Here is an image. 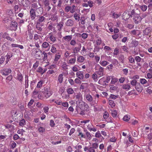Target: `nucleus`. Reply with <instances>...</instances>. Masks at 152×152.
Here are the masks:
<instances>
[{"mask_svg":"<svg viewBox=\"0 0 152 152\" xmlns=\"http://www.w3.org/2000/svg\"><path fill=\"white\" fill-rule=\"evenodd\" d=\"M138 10H132L131 12V15L132 17H133V20L134 22L136 24H138L140 22L141 18L139 15L137 13Z\"/></svg>","mask_w":152,"mask_h":152,"instance_id":"obj_1","label":"nucleus"},{"mask_svg":"<svg viewBox=\"0 0 152 152\" xmlns=\"http://www.w3.org/2000/svg\"><path fill=\"white\" fill-rule=\"evenodd\" d=\"M98 69H97L96 73L98 75V77H100L104 75V68L101 66L99 65L97 66Z\"/></svg>","mask_w":152,"mask_h":152,"instance_id":"obj_2","label":"nucleus"},{"mask_svg":"<svg viewBox=\"0 0 152 152\" xmlns=\"http://www.w3.org/2000/svg\"><path fill=\"white\" fill-rule=\"evenodd\" d=\"M35 57L38 60L41 59L43 58V54L42 52L39 49L36 50L35 54Z\"/></svg>","mask_w":152,"mask_h":152,"instance_id":"obj_3","label":"nucleus"},{"mask_svg":"<svg viewBox=\"0 0 152 152\" xmlns=\"http://www.w3.org/2000/svg\"><path fill=\"white\" fill-rule=\"evenodd\" d=\"M152 28L151 27H147L143 31V33L144 35H148L150 36L151 34Z\"/></svg>","mask_w":152,"mask_h":152,"instance_id":"obj_4","label":"nucleus"},{"mask_svg":"<svg viewBox=\"0 0 152 152\" xmlns=\"http://www.w3.org/2000/svg\"><path fill=\"white\" fill-rule=\"evenodd\" d=\"M17 27V23L16 22L12 21L10 24L9 28L11 30H15L16 29Z\"/></svg>","mask_w":152,"mask_h":152,"instance_id":"obj_5","label":"nucleus"},{"mask_svg":"<svg viewBox=\"0 0 152 152\" xmlns=\"http://www.w3.org/2000/svg\"><path fill=\"white\" fill-rule=\"evenodd\" d=\"M76 76L79 78L80 80L83 79L84 78L83 73L82 72L80 71L77 72L76 73Z\"/></svg>","mask_w":152,"mask_h":152,"instance_id":"obj_6","label":"nucleus"},{"mask_svg":"<svg viewBox=\"0 0 152 152\" xmlns=\"http://www.w3.org/2000/svg\"><path fill=\"white\" fill-rule=\"evenodd\" d=\"M11 72V70L10 69H6L4 70H3L2 71V74L5 76L7 75L9 73H10Z\"/></svg>","mask_w":152,"mask_h":152,"instance_id":"obj_7","label":"nucleus"},{"mask_svg":"<svg viewBox=\"0 0 152 152\" xmlns=\"http://www.w3.org/2000/svg\"><path fill=\"white\" fill-rule=\"evenodd\" d=\"M95 136L96 137L99 138L101 141H102L104 139L103 137L99 131L96 133Z\"/></svg>","mask_w":152,"mask_h":152,"instance_id":"obj_8","label":"nucleus"},{"mask_svg":"<svg viewBox=\"0 0 152 152\" xmlns=\"http://www.w3.org/2000/svg\"><path fill=\"white\" fill-rule=\"evenodd\" d=\"M93 126L91 124H88L87 126V129L90 131H93V132H96L97 130L96 129L93 127Z\"/></svg>","mask_w":152,"mask_h":152,"instance_id":"obj_9","label":"nucleus"},{"mask_svg":"<svg viewBox=\"0 0 152 152\" xmlns=\"http://www.w3.org/2000/svg\"><path fill=\"white\" fill-rule=\"evenodd\" d=\"M30 13L31 18L32 19H34L36 16L35 10L33 8H31L30 11Z\"/></svg>","mask_w":152,"mask_h":152,"instance_id":"obj_10","label":"nucleus"},{"mask_svg":"<svg viewBox=\"0 0 152 152\" xmlns=\"http://www.w3.org/2000/svg\"><path fill=\"white\" fill-rule=\"evenodd\" d=\"M106 77H103L100 79L98 81V83L100 85H103L104 84H106Z\"/></svg>","mask_w":152,"mask_h":152,"instance_id":"obj_11","label":"nucleus"},{"mask_svg":"<svg viewBox=\"0 0 152 152\" xmlns=\"http://www.w3.org/2000/svg\"><path fill=\"white\" fill-rule=\"evenodd\" d=\"M72 38V36L67 35L66 36L63 37V39H64L66 41L69 42L71 40Z\"/></svg>","mask_w":152,"mask_h":152,"instance_id":"obj_12","label":"nucleus"},{"mask_svg":"<svg viewBox=\"0 0 152 152\" xmlns=\"http://www.w3.org/2000/svg\"><path fill=\"white\" fill-rule=\"evenodd\" d=\"M74 22L71 19H68L66 23V24L67 26H72Z\"/></svg>","mask_w":152,"mask_h":152,"instance_id":"obj_13","label":"nucleus"},{"mask_svg":"<svg viewBox=\"0 0 152 152\" xmlns=\"http://www.w3.org/2000/svg\"><path fill=\"white\" fill-rule=\"evenodd\" d=\"M61 55L59 53L56 54L54 60L55 61H57L61 57Z\"/></svg>","mask_w":152,"mask_h":152,"instance_id":"obj_14","label":"nucleus"},{"mask_svg":"<svg viewBox=\"0 0 152 152\" xmlns=\"http://www.w3.org/2000/svg\"><path fill=\"white\" fill-rule=\"evenodd\" d=\"M122 17L124 20H126L129 18L130 16L129 15L128 13L126 12H124L123 14Z\"/></svg>","mask_w":152,"mask_h":152,"instance_id":"obj_15","label":"nucleus"},{"mask_svg":"<svg viewBox=\"0 0 152 152\" xmlns=\"http://www.w3.org/2000/svg\"><path fill=\"white\" fill-rule=\"evenodd\" d=\"M100 64L101 65L103 66H105L108 65L109 63L106 61H102L101 60L99 62Z\"/></svg>","mask_w":152,"mask_h":152,"instance_id":"obj_16","label":"nucleus"},{"mask_svg":"<svg viewBox=\"0 0 152 152\" xmlns=\"http://www.w3.org/2000/svg\"><path fill=\"white\" fill-rule=\"evenodd\" d=\"M50 102H54L55 103L58 105H60L61 104V100H55L54 99H52L50 100Z\"/></svg>","mask_w":152,"mask_h":152,"instance_id":"obj_17","label":"nucleus"},{"mask_svg":"<svg viewBox=\"0 0 152 152\" xmlns=\"http://www.w3.org/2000/svg\"><path fill=\"white\" fill-rule=\"evenodd\" d=\"M123 88L126 91H128L130 88V86L128 84H124L122 86Z\"/></svg>","mask_w":152,"mask_h":152,"instance_id":"obj_18","label":"nucleus"},{"mask_svg":"<svg viewBox=\"0 0 152 152\" xmlns=\"http://www.w3.org/2000/svg\"><path fill=\"white\" fill-rule=\"evenodd\" d=\"M98 76L97 74H96V73H94L92 75V78L93 79V80H94L95 81H97L98 79Z\"/></svg>","mask_w":152,"mask_h":152,"instance_id":"obj_19","label":"nucleus"},{"mask_svg":"<svg viewBox=\"0 0 152 152\" xmlns=\"http://www.w3.org/2000/svg\"><path fill=\"white\" fill-rule=\"evenodd\" d=\"M86 99L89 102H91L93 100V98L91 96L90 94H87L86 97Z\"/></svg>","mask_w":152,"mask_h":152,"instance_id":"obj_20","label":"nucleus"},{"mask_svg":"<svg viewBox=\"0 0 152 152\" xmlns=\"http://www.w3.org/2000/svg\"><path fill=\"white\" fill-rule=\"evenodd\" d=\"M140 84L138 83L136 85L135 88L137 91L141 92L142 91V89L140 87Z\"/></svg>","mask_w":152,"mask_h":152,"instance_id":"obj_21","label":"nucleus"},{"mask_svg":"<svg viewBox=\"0 0 152 152\" xmlns=\"http://www.w3.org/2000/svg\"><path fill=\"white\" fill-rule=\"evenodd\" d=\"M140 8L143 12L145 11L147 9V7L145 5H143L140 6Z\"/></svg>","mask_w":152,"mask_h":152,"instance_id":"obj_22","label":"nucleus"},{"mask_svg":"<svg viewBox=\"0 0 152 152\" xmlns=\"http://www.w3.org/2000/svg\"><path fill=\"white\" fill-rule=\"evenodd\" d=\"M140 82L143 85L146 84L148 83L147 81L144 78H140Z\"/></svg>","mask_w":152,"mask_h":152,"instance_id":"obj_23","label":"nucleus"},{"mask_svg":"<svg viewBox=\"0 0 152 152\" xmlns=\"http://www.w3.org/2000/svg\"><path fill=\"white\" fill-rule=\"evenodd\" d=\"M130 118V116L128 115H125L123 118L124 121H129Z\"/></svg>","mask_w":152,"mask_h":152,"instance_id":"obj_24","label":"nucleus"},{"mask_svg":"<svg viewBox=\"0 0 152 152\" xmlns=\"http://www.w3.org/2000/svg\"><path fill=\"white\" fill-rule=\"evenodd\" d=\"M76 58L75 57L74 58L70 59L69 60V63L71 64H74L76 61Z\"/></svg>","mask_w":152,"mask_h":152,"instance_id":"obj_25","label":"nucleus"},{"mask_svg":"<svg viewBox=\"0 0 152 152\" xmlns=\"http://www.w3.org/2000/svg\"><path fill=\"white\" fill-rule=\"evenodd\" d=\"M85 60L84 58L82 56H79L77 58V61L80 62H83Z\"/></svg>","mask_w":152,"mask_h":152,"instance_id":"obj_26","label":"nucleus"},{"mask_svg":"<svg viewBox=\"0 0 152 152\" xmlns=\"http://www.w3.org/2000/svg\"><path fill=\"white\" fill-rule=\"evenodd\" d=\"M67 92L68 94H72L74 92L72 88H69L67 89Z\"/></svg>","mask_w":152,"mask_h":152,"instance_id":"obj_27","label":"nucleus"},{"mask_svg":"<svg viewBox=\"0 0 152 152\" xmlns=\"http://www.w3.org/2000/svg\"><path fill=\"white\" fill-rule=\"evenodd\" d=\"M148 138L150 140L152 138V129L150 130V133L148 134Z\"/></svg>","mask_w":152,"mask_h":152,"instance_id":"obj_28","label":"nucleus"},{"mask_svg":"<svg viewBox=\"0 0 152 152\" xmlns=\"http://www.w3.org/2000/svg\"><path fill=\"white\" fill-rule=\"evenodd\" d=\"M34 40L38 41H39V43H42L40 41L39 39V36L37 34H35L34 37Z\"/></svg>","mask_w":152,"mask_h":152,"instance_id":"obj_29","label":"nucleus"},{"mask_svg":"<svg viewBox=\"0 0 152 152\" xmlns=\"http://www.w3.org/2000/svg\"><path fill=\"white\" fill-rule=\"evenodd\" d=\"M111 114L112 116L115 118L117 116V113L116 110H114L112 111Z\"/></svg>","mask_w":152,"mask_h":152,"instance_id":"obj_30","label":"nucleus"},{"mask_svg":"<svg viewBox=\"0 0 152 152\" xmlns=\"http://www.w3.org/2000/svg\"><path fill=\"white\" fill-rule=\"evenodd\" d=\"M139 31L137 30H134L131 31L130 33L132 35H136L137 33H139Z\"/></svg>","mask_w":152,"mask_h":152,"instance_id":"obj_31","label":"nucleus"},{"mask_svg":"<svg viewBox=\"0 0 152 152\" xmlns=\"http://www.w3.org/2000/svg\"><path fill=\"white\" fill-rule=\"evenodd\" d=\"M80 50V48L77 47H75L73 49V53L74 54L77 53Z\"/></svg>","mask_w":152,"mask_h":152,"instance_id":"obj_32","label":"nucleus"},{"mask_svg":"<svg viewBox=\"0 0 152 152\" xmlns=\"http://www.w3.org/2000/svg\"><path fill=\"white\" fill-rule=\"evenodd\" d=\"M12 53H8L7 55H6V56L7 57V60L8 61H9V59L11 57H12Z\"/></svg>","mask_w":152,"mask_h":152,"instance_id":"obj_33","label":"nucleus"},{"mask_svg":"<svg viewBox=\"0 0 152 152\" xmlns=\"http://www.w3.org/2000/svg\"><path fill=\"white\" fill-rule=\"evenodd\" d=\"M109 105L112 107H114L115 105V104L114 102L112 100H109Z\"/></svg>","mask_w":152,"mask_h":152,"instance_id":"obj_34","label":"nucleus"},{"mask_svg":"<svg viewBox=\"0 0 152 152\" xmlns=\"http://www.w3.org/2000/svg\"><path fill=\"white\" fill-rule=\"evenodd\" d=\"M61 104L62 106L65 107L66 108H67L69 106V104L67 102H61Z\"/></svg>","mask_w":152,"mask_h":152,"instance_id":"obj_35","label":"nucleus"},{"mask_svg":"<svg viewBox=\"0 0 152 152\" xmlns=\"http://www.w3.org/2000/svg\"><path fill=\"white\" fill-rule=\"evenodd\" d=\"M67 66L66 64V63L64 62L63 64H62V65L61 66L62 68L64 70L66 69H68L67 68Z\"/></svg>","mask_w":152,"mask_h":152,"instance_id":"obj_36","label":"nucleus"},{"mask_svg":"<svg viewBox=\"0 0 152 152\" xmlns=\"http://www.w3.org/2000/svg\"><path fill=\"white\" fill-rule=\"evenodd\" d=\"M42 48L43 50H44V49L48 47V42H45L42 44Z\"/></svg>","mask_w":152,"mask_h":152,"instance_id":"obj_37","label":"nucleus"},{"mask_svg":"<svg viewBox=\"0 0 152 152\" xmlns=\"http://www.w3.org/2000/svg\"><path fill=\"white\" fill-rule=\"evenodd\" d=\"M45 19V18L43 16L40 17L38 20V23H40V22L43 21Z\"/></svg>","mask_w":152,"mask_h":152,"instance_id":"obj_38","label":"nucleus"},{"mask_svg":"<svg viewBox=\"0 0 152 152\" xmlns=\"http://www.w3.org/2000/svg\"><path fill=\"white\" fill-rule=\"evenodd\" d=\"M88 3L90 7H92L94 6V3L93 1L91 0L88 2Z\"/></svg>","mask_w":152,"mask_h":152,"instance_id":"obj_39","label":"nucleus"},{"mask_svg":"<svg viewBox=\"0 0 152 152\" xmlns=\"http://www.w3.org/2000/svg\"><path fill=\"white\" fill-rule=\"evenodd\" d=\"M63 75L62 74H60L59 75L58 77V80L60 83H61L63 81Z\"/></svg>","mask_w":152,"mask_h":152,"instance_id":"obj_40","label":"nucleus"},{"mask_svg":"<svg viewBox=\"0 0 152 152\" xmlns=\"http://www.w3.org/2000/svg\"><path fill=\"white\" fill-rule=\"evenodd\" d=\"M42 91L44 93L46 94V95H45V96H46V95L48 94V88L47 87H44V90H42Z\"/></svg>","mask_w":152,"mask_h":152,"instance_id":"obj_41","label":"nucleus"},{"mask_svg":"<svg viewBox=\"0 0 152 152\" xmlns=\"http://www.w3.org/2000/svg\"><path fill=\"white\" fill-rule=\"evenodd\" d=\"M78 66H77L76 65L72 67V70L74 72L77 71L78 70Z\"/></svg>","mask_w":152,"mask_h":152,"instance_id":"obj_42","label":"nucleus"},{"mask_svg":"<svg viewBox=\"0 0 152 152\" xmlns=\"http://www.w3.org/2000/svg\"><path fill=\"white\" fill-rule=\"evenodd\" d=\"M86 135L88 140H90L91 139V136L89 132H86Z\"/></svg>","mask_w":152,"mask_h":152,"instance_id":"obj_43","label":"nucleus"},{"mask_svg":"<svg viewBox=\"0 0 152 152\" xmlns=\"http://www.w3.org/2000/svg\"><path fill=\"white\" fill-rule=\"evenodd\" d=\"M109 117V114L107 112H104L103 115V118L104 119H107L108 117Z\"/></svg>","mask_w":152,"mask_h":152,"instance_id":"obj_44","label":"nucleus"},{"mask_svg":"<svg viewBox=\"0 0 152 152\" xmlns=\"http://www.w3.org/2000/svg\"><path fill=\"white\" fill-rule=\"evenodd\" d=\"M70 43L71 45L74 46L76 44V42L75 40L72 39L71 40Z\"/></svg>","mask_w":152,"mask_h":152,"instance_id":"obj_45","label":"nucleus"},{"mask_svg":"<svg viewBox=\"0 0 152 152\" xmlns=\"http://www.w3.org/2000/svg\"><path fill=\"white\" fill-rule=\"evenodd\" d=\"M74 18L76 20H79L80 19V15L77 14H75L74 15Z\"/></svg>","mask_w":152,"mask_h":152,"instance_id":"obj_46","label":"nucleus"},{"mask_svg":"<svg viewBox=\"0 0 152 152\" xmlns=\"http://www.w3.org/2000/svg\"><path fill=\"white\" fill-rule=\"evenodd\" d=\"M7 14L10 16H12L13 15V13L12 12V10H8L7 11Z\"/></svg>","mask_w":152,"mask_h":152,"instance_id":"obj_47","label":"nucleus"},{"mask_svg":"<svg viewBox=\"0 0 152 152\" xmlns=\"http://www.w3.org/2000/svg\"><path fill=\"white\" fill-rule=\"evenodd\" d=\"M117 79L115 78H112L111 80V83L112 84H115L117 81Z\"/></svg>","mask_w":152,"mask_h":152,"instance_id":"obj_48","label":"nucleus"},{"mask_svg":"<svg viewBox=\"0 0 152 152\" xmlns=\"http://www.w3.org/2000/svg\"><path fill=\"white\" fill-rule=\"evenodd\" d=\"M137 81L136 80H133L131 82V84L133 86H135L137 84Z\"/></svg>","mask_w":152,"mask_h":152,"instance_id":"obj_49","label":"nucleus"},{"mask_svg":"<svg viewBox=\"0 0 152 152\" xmlns=\"http://www.w3.org/2000/svg\"><path fill=\"white\" fill-rule=\"evenodd\" d=\"M40 91L38 89L36 88L33 92V94L34 95H37L38 94Z\"/></svg>","mask_w":152,"mask_h":152,"instance_id":"obj_50","label":"nucleus"},{"mask_svg":"<svg viewBox=\"0 0 152 152\" xmlns=\"http://www.w3.org/2000/svg\"><path fill=\"white\" fill-rule=\"evenodd\" d=\"M71 10V7L70 6H66L65 8V10L66 12H68L69 11H70Z\"/></svg>","mask_w":152,"mask_h":152,"instance_id":"obj_51","label":"nucleus"},{"mask_svg":"<svg viewBox=\"0 0 152 152\" xmlns=\"http://www.w3.org/2000/svg\"><path fill=\"white\" fill-rule=\"evenodd\" d=\"M81 80L79 78H76L75 80V82L76 83L80 84L81 83Z\"/></svg>","mask_w":152,"mask_h":152,"instance_id":"obj_52","label":"nucleus"},{"mask_svg":"<svg viewBox=\"0 0 152 152\" xmlns=\"http://www.w3.org/2000/svg\"><path fill=\"white\" fill-rule=\"evenodd\" d=\"M55 125V124L54 122V121L52 120H50V125L51 127H53Z\"/></svg>","mask_w":152,"mask_h":152,"instance_id":"obj_53","label":"nucleus"},{"mask_svg":"<svg viewBox=\"0 0 152 152\" xmlns=\"http://www.w3.org/2000/svg\"><path fill=\"white\" fill-rule=\"evenodd\" d=\"M78 136H80L82 138H85L86 137L85 135H84L82 132L80 131H79V134H78Z\"/></svg>","mask_w":152,"mask_h":152,"instance_id":"obj_54","label":"nucleus"},{"mask_svg":"<svg viewBox=\"0 0 152 152\" xmlns=\"http://www.w3.org/2000/svg\"><path fill=\"white\" fill-rule=\"evenodd\" d=\"M92 148L94 149H97L98 147V145L97 143H94L92 144Z\"/></svg>","mask_w":152,"mask_h":152,"instance_id":"obj_55","label":"nucleus"},{"mask_svg":"<svg viewBox=\"0 0 152 152\" xmlns=\"http://www.w3.org/2000/svg\"><path fill=\"white\" fill-rule=\"evenodd\" d=\"M75 131V130L74 128H72L70 129L69 133V135L71 136Z\"/></svg>","mask_w":152,"mask_h":152,"instance_id":"obj_56","label":"nucleus"},{"mask_svg":"<svg viewBox=\"0 0 152 152\" xmlns=\"http://www.w3.org/2000/svg\"><path fill=\"white\" fill-rule=\"evenodd\" d=\"M119 53V50L117 48H115L113 54L114 55H117Z\"/></svg>","mask_w":152,"mask_h":152,"instance_id":"obj_57","label":"nucleus"},{"mask_svg":"<svg viewBox=\"0 0 152 152\" xmlns=\"http://www.w3.org/2000/svg\"><path fill=\"white\" fill-rule=\"evenodd\" d=\"M120 15V14H117L115 13H114L113 14V17L114 18H117Z\"/></svg>","mask_w":152,"mask_h":152,"instance_id":"obj_58","label":"nucleus"},{"mask_svg":"<svg viewBox=\"0 0 152 152\" xmlns=\"http://www.w3.org/2000/svg\"><path fill=\"white\" fill-rule=\"evenodd\" d=\"M43 56H44L43 58L44 60H45L47 59V53L46 52H45V51H43Z\"/></svg>","mask_w":152,"mask_h":152,"instance_id":"obj_59","label":"nucleus"},{"mask_svg":"<svg viewBox=\"0 0 152 152\" xmlns=\"http://www.w3.org/2000/svg\"><path fill=\"white\" fill-rule=\"evenodd\" d=\"M56 48L53 46V45H52L51 47V51L53 53H54L56 52Z\"/></svg>","mask_w":152,"mask_h":152,"instance_id":"obj_60","label":"nucleus"},{"mask_svg":"<svg viewBox=\"0 0 152 152\" xmlns=\"http://www.w3.org/2000/svg\"><path fill=\"white\" fill-rule=\"evenodd\" d=\"M85 18L84 17L81 18L80 19L81 23L82 25H84L85 23Z\"/></svg>","mask_w":152,"mask_h":152,"instance_id":"obj_61","label":"nucleus"},{"mask_svg":"<svg viewBox=\"0 0 152 152\" xmlns=\"http://www.w3.org/2000/svg\"><path fill=\"white\" fill-rule=\"evenodd\" d=\"M88 34L86 33H83L82 34V37L83 39H85L88 37Z\"/></svg>","mask_w":152,"mask_h":152,"instance_id":"obj_62","label":"nucleus"},{"mask_svg":"<svg viewBox=\"0 0 152 152\" xmlns=\"http://www.w3.org/2000/svg\"><path fill=\"white\" fill-rule=\"evenodd\" d=\"M102 42V41L101 39H99L96 40V44L97 45H99L101 44Z\"/></svg>","mask_w":152,"mask_h":152,"instance_id":"obj_63","label":"nucleus"},{"mask_svg":"<svg viewBox=\"0 0 152 152\" xmlns=\"http://www.w3.org/2000/svg\"><path fill=\"white\" fill-rule=\"evenodd\" d=\"M88 152H95V151L93 148L90 147L88 148Z\"/></svg>","mask_w":152,"mask_h":152,"instance_id":"obj_64","label":"nucleus"}]
</instances>
